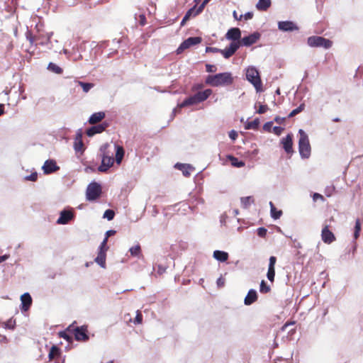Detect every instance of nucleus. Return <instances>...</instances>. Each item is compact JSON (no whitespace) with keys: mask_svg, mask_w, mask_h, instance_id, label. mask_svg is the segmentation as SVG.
Wrapping results in <instances>:
<instances>
[{"mask_svg":"<svg viewBox=\"0 0 363 363\" xmlns=\"http://www.w3.org/2000/svg\"><path fill=\"white\" fill-rule=\"evenodd\" d=\"M204 87L203 84L196 83L191 86V91L196 92L194 95L190 96L185 99L181 104H178L179 108L186 106H193L198 104L206 101L213 93L211 89H207L204 91H200Z\"/></svg>","mask_w":363,"mask_h":363,"instance_id":"nucleus-1","label":"nucleus"},{"mask_svg":"<svg viewBox=\"0 0 363 363\" xmlns=\"http://www.w3.org/2000/svg\"><path fill=\"white\" fill-rule=\"evenodd\" d=\"M206 83L212 86H229L233 83V77L230 72L208 75L206 79Z\"/></svg>","mask_w":363,"mask_h":363,"instance_id":"nucleus-2","label":"nucleus"},{"mask_svg":"<svg viewBox=\"0 0 363 363\" xmlns=\"http://www.w3.org/2000/svg\"><path fill=\"white\" fill-rule=\"evenodd\" d=\"M109 145L108 144H105L102 145L100 148V151L101 152V164L99 167L98 169L99 172H106L108 171L109 168H111L113 163L114 159L113 157V153L111 155L107 152V149Z\"/></svg>","mask_w":363,"mask_h":363,"instance_id":"nucleus-3","label":"nucleus"},{"mask_svg":"<svg viewBox=\"0 0 363 363\" xmlns=\"http://www.w3.org/2000/svg\"><path fill=\"white\" fill-rule=\"evenodd\" d=\"M300 138L298 141V150L303 158H308L311 155V145L308 135L303 130H299Z\"/></svg>","mask_w":363,"mask_h":363,"instance_id":"nucleus-4","label":"nucleus"},{"mask_svg":"<svg viewBox=\"0 0 363 363\" xmlns=\"http://www.w3.org/2000/svg\"><path fill=\"white\" fill-rule=\"evenodd\" d=\"M247 79L253 84L257 91L262 90V80L258 70L253 67H250L246 70Z\"/></svg>","mask_w":363,"mask_h":363,"instance_id":"nucleus-5","label":"nucleus"},{"mask_svg":"<svg viewBox=\"0 0 363 363\" xmlns=\"http://www.w3.org/2000/svg\"><path fill=\"white\" fill-rule=\"evenodd\" d=\"M307 44L312 48L320 47L328 49L332 47L333 42L321 36L313 35L308 38Z\"/></svg>","mask_w":363,"mask_h":363,"instance_id":"nucleus-6","label":"nucleus"},{"mask_svg":"<svg viewBox=\"0 0 363 363\" xmlns=\"http://www.w3.org/2000/svg\"><path fill=\"white\" fill-rule=\"evenodd\" d=\"M67 330L73 333L75 340L77 341L85 342L89 339L87 334L88 328L86 325L74 328L73 325H70L67 327Z\"/></svg>","mask_w":363,"mask_h":363,"instance_id":"nucleus-7","label":"nucleus"},{"mask_svg":"<svg viewBox=\"0 0 363 363\" xmlns=\"http://www.w3.org/2000/svg\"><path fill=\"white\" fill-rule=\"evenodd\" d=\"M101 186L96 182L91 183L88 186L86 189V199L89 201H94L101 196Z\"/></svg>","mask_w":363,"mask_h":363,"instance_id":"nucleus-8","label":"nucleus"},{"mask_svg":"<svg viewBox=\"0 0 363 363\" xmlns=\"http://www.w3.org/2000/svg\"><path fill=\"white\" fill-rule=\"evenodd\" d=\"M202 39L201 37H189L182 43L177 48V53H182L184 50L191 48V46L199 44Z\"/></svg>","mask_w":363,"mask_h":363,"instance_id":"nucleus-9","label":"nucleus"},{"mask_svg":"<svg viewBox=\"0 0 363 363\" xmlns=\"http://www.w3.org/2000/svg\"><path fill=\"white\" fill-rule=\"evenodd\" d=\"M240 46V41L232 42L230 44L229 47L225 48L224 50H220V52L223 55V56L225 58L228 59L235 54V52L238 50Z\"/></svg>","mask_w":363,"mask_h":363,"instance_id":"nucleus-10","label":"nucleus"},{"mask_svg":"<svg viewBox=\"0 0 363 363\" xmlns=\"http://www.w3.org/2000/svg\"><path fill=\"white\" fill-rule=\"evenodd\" d=\"M261 35L258 32H255L248 36H245L241 39L240 41V45L243 46H250L257 43V41L260 38Z\"/></svg>","mask_w":363,"mask_h":363,"instance_id":"nucleus-11","label":"nucleus"},{"mask_svg":"<svg viewBox=\"0 0 363 363\" xmlns=\"http://www.w3.org/2000/svg\"><path fill=\"white\" fill-rule=\"evenodd\" d=\"M278 28L284 32L298 30V26L293 21H285L278 23Z\"/></svg>","mask_w":363,"mask_h":363,"instance_id":"nucleus-12","label":"nucleus"},{"mask_svg":"<svg viewBox=\"0 0 363 363\" xmlns=\"http://www.w3.org/2000/svg\"><path fill=\"white\" fill-rule=\"evenodd\" d=\"M323 241L326 244H330L335 240V237L332 231L329 230V225H325L321 232Z\"/></svg>","mask_w":363,"mask_h":363,"instance_id":"nucleus-13","label":"nucleus"},{"mask_svg":"<svg viewBox=\"0 0 363 363\" xmlns=\"http://www.w3.org/2000/svg\"><path fill=\"white\" fill-rule=\"evenodd\" d=\"M60 167L54 160H48L45 162L43 169L45 174H48L57 171Z\"/></svg>","mask_w":363,"mask_h":363,"instance_id":"nucleus-14","label":"nucleus"},{"mask_svg":"<svg viewBox=\"0 0 363 363\" xmlns=\"http://www.w3.org/2000/svg\"><path fill=\"white\" fill-rule=\"evenodd\" d=\"M108 127V123H103L96 125H93L88 128L86 131V135L89 137H92L97 133H101L106 130Z\"/></svg>","mask_w":363,"mask_h":363,"instance_id":"nucleus-15","label":"nucleus"},{"mask_svg":"<svg viewBox=\"0 0 363 363\" xmlns=\"http://www.w3.org/2000/svg\"><path fill=\"white\" fill-rule=\"evenodd\" d=\"M277 262V258L274 256L269 257V263L268 267V271L267 274V279L271 281L274 282L275 277V264Z\"/></svg>","mask_w":363,"mask_h":363,"instance_id":"nucleus-16","label":"nucleus"},{"mask_svg":"<svg viewBox=\"0 0 363 363\" xmlns=\"http://www.w3.org/2000/svg\"><path fill=\"white\" fill-rule=\"evenodd\" d=\"M281 144L287 154H292L294 152L292 135L288 134L285 138H283Z\"/></svg>","mask_w":363,"mask_h":363,"instance_id":"nucleus-17","label":"nucleus"},{"mask_svg":"<svg viewBox=\"0 0 363 363\" xmlns=\"http://www.w3.org/2000/svg\"><path fill=\"white\" fill-rule=\"evenodd\" d=\"M74 218V214L71 211L64 210L61 211L60 216L57 220V224H67Z\"/></svg>","mask_w":363,"mask_h":363,"instance_id":"nucleus-18","label":"nucleus"},{"mask_svg":"<svg viewBox=\"0 0 363 363\" xmlns=\"http://www.w3.org/2000/svg\"><path fill=\"white\" fill-rule=\"evenodd\" d=\"M225 37L228 40H232L233 42L239 41L241 38V31L238 28H233L228 30Z\"/></svg>","mask_w":363,"mask_h":363,"instance_id":"nucleus-19","label":"nucleus"},{"mask_svg":"<svg viewBox=\"0 0 363 363\" xmlns=\"http://www.w3.org/2000/svg\"><path fill=\"white\" fill-rule=\"evenodd\" d=\"M21 310L26 311L29 309L32 304V298L28 293H25L21 296Z\"/></svg>","mask_w":363,"mask_h":363,"instance_id":"nucleus-20","label":"nucleus"},{"mask_svg":"<svg viewBox=\"0 0 363 363\" xmlns=\"http://www.w3.org/2000/svg\"><path fill=\"white\" fill-rule=\"evenodd\" d=\"M61 357H62V351H61L60 348H59L56 345H52L50 347L49 354H48L49 361L51 362L55 359H57V358L59 359Z\"/></svg>","mask_w":363,"mask_h":363,"instance_id":"nucleus-21","label":"nucleus"},{"mask_svg":"<svg viewBox=\"0 0 363 363\" xmlns=\"http://www.w3.org/2000/svg\"><path fill=\"white\" fill-rule=\"evenodd\" d=\"M74 148L77 152L82 153L84 150V143L82 141V135L81 133L77 134L74 138Z\"/></svg>","mask_w":363,"mask_h":363,"instance_id":"nucleus-22","label":"nucleus"},{"mask_svg":"<svg viewBox=\"0 0 363 363\" xmlns=\"http://www.w3.org/2000/svg\"><path fill=\"white\" fill-rule=\"evenodd\" d=\"M257 291L254 289H250L245 298L244 303L245 305L250 306L255 303L257 300Z\"/></svg>","mask_w":363,"mask_h":363,"instance_id":"nucleus-23","label":"nucleus"},{"mask_svg":"<svg viewBox=\"0 0 363 363\" xmlns=\"http://www.w3.org/2000/svg\"><path fill=\"white\" fill-rule=\"evenodd\" d=\"M105 113L99 111L93 113L89 118V123L91 125L96 124L101 122L105 118Z\"/></svg>","mask_w":363,"mask_h":363,"instance_id":"nucleus-24","label":"nucleus"},{"mask_svg":"<svg viewBox=\"0 0 363 363\" xmlns=\"http://www.w3.org/2000/svg\"><path fill=\"white\" fill-rule=\"evenodd\" d=\"M213 257L222 262H226L229 257L228 253L224 251L215 250L213 252Z\"/></svg>","mask_w":363,"mask_h":363,"instance_id":"nucleus-25","label":"nucleus"},{"mask_svg":"<svg viewBox=\"0 0 363 363\" xmlns=\"http://www.w3.org/2000/svg\"><path fill=\"white\" fill-rule=\"evenodd\" d=\"M106 252L104 250L99 251L97 257L95 258V262L99 264L101 267H106Z\"/></svg>","mask_w":363,"mask_h":363,"instance_id":"nucleus-26","label":"nucleus"},{"mask_svg":"<svg viewBox=\"0 0 363 363\" xmlns=\"http://www.w3.org/2000/svg\"><path fill=\"white\" fill-rule=\"evenodd\" d=\"M271 6V0H259L256 5V8L259 11H267Z\"/></svg>","mask_w":363,"mask_h":363,"instance_id":"nucleus-27","label":"nucleus"},{"mask_svg":"<svg viewBox=\"0 0 363 363\" xmlns=\"http://www.w3.org/2000/svg\"><path fill=\"white\" fill-rule=\"evenodd\" d=\"M125 151L122 146L116 145V161L117 164H121L123 157Z\"/></svg>","mask_w":363,"mask_h":363,"instance_id":"nucleus-28","label":"nucleus"},{"mask_svg":"<svg viewBox=\"0 0 363 363\" xmlns=\"http://www.w3.org/2000/svg\"><path fill=\"white\" fill-rule=\"evenodd\" d=\"M227 159L231 162L232 166L235 167H242L245 166V162L239 161L238 159L233 155H228Z\"/></svg>","mask_w":363,"mask_h":363,"instance_id":"nucleus-29","label":"nucleus"},{"mask_svg":"<svg viewBox=\"0 0 363 363\" xmlns=\"http://www.w3.org/2000/svg\"><path fill=\"white\" fill-rule=\"evenodd\" d=\"M269 205L271 208V216L275 220L279 219L283 213L282 211L277 210L272 201L269 202Z\"/></svg>","mask_w":363,"mask_h":363,"instance_id":"nucleus-30","label":"nucleus"},{"mask_svg":"<svg viewBox=\"0 0 363 363\" xmlns=\"http://www.w3.org/2000/svg\"><path fill=\"white\" fill-rule=\"evenodd\" d=\"M362 220L357 218L355 221L354 238L357 240L359 237L361 228H362Z\"/></svg>","mask_w":363,"mask_h":363,"instance_id":"nucleus-31","label":"nucleus"},{"mask_svg":"<svg viewBox=\"0 0 363 363\" xmlns=\"http://www.w3.org/2000/svg\"><path fill=\"white\" fill-rule=\"evenodd\" d=\"M254 203V199L252 196H246L241 198V203L244 208H247Z\"/></svg>","mask_w":363,"mask_h":363,"instance_id":"nucleus-32","label":"nucleus"},{"mask_svg":"<svg viewBox=\"0 0 363 363\" xmlns=\"http://www.w3.org/2000/svg\"><path fill=\"white\" fill-rule=\"evenodd\" d=\"M129 252L133 257H138L141 254V247L139 244L130 248Z\"/></svg>","mask_w":363,"mask_h":363,"instance_id":"nucleus-33","label":"nucleus"},{"mask_svg":"<svg viewBox=\"0 0 363 363\" xmlns=\"http://www.w3.org/2000/svg\"><path fill=\"white\" fill-rule=\"evenodd\" d=\"M77 83L80 86H82L84 92L85 93H87L94 86L92 83H86L81 81H78Z\"/></svg>","mask_w":363,"mask_h":363,"instance_id":"nucleus-34","label":"nucleus"},{"mask_svg":"<svg viewBox=\"0 0 363 363\" xmlns=\"http://www.w3.org/2000/svg\"><path fill=\"white\" fill-rule=\"evenodd\" d=\"M259 125V121L258 118H256L251 122H248L245 125V128L256 130L258 128Z\"/></svg>","mask_w":363,"mask_h":363,"instance_id":"nucleus-35","label":"nucleus"},{"mask_svg":"<svg viewBox=\"0 0 363 363\" xmlns=\"http://www.w3.org/2000/svg\"><path fill=\"white\" fill-rule=\"evenodd\" d=\"M271 291L270 286L267 285L264 280L260 283L259 291L262 294H267Z\"/></svg>","mask_w":363,"mask_h":363,"instance_id":"nucleus-36","label":"nucleus"},{"mask_svg":"<svg viewBox=\"0 0 363 363\" xmlns=\"http://www.w3.org/2000/svg\"><path fill=\"white\" fill-rule=\"evenodd\" d=\"M48 69L51 70L52 72L56 73V74H62L63 70L61 67H60L59 66H57V65L52 63V62H50L49 65H48Z\"/></svg>","mask_w":363,"mask_h":363,"instance_id":"nucleus-37","label":"nucleus"},{"mask_svg":"<svg viewBox=\"0 0 363 363\" xmlns=\"http://www.w3.org/2000/svg\"><path fill=\"white\" fill-rule=\"evenodd\" d=\"M304 108H305V104L303 103V104H300V106L298 107H297L296 108L294 109L289 114V118H292V117L295 116L298 113H299L301 111H303L304 110Z\"/></svg>","mask_w":363,"mask_h":363,"instance_id":"nucleus-38","label":"nucleus"},{"mask_svg":"<svg viewBox=\"0 0 363 363\" xmlns=\"http://www.w3.org/2000/svg\"><path fill=\"white\" fill-rule=\"evenodd\" d=\"M3 324L5 328L13 330L16 326V320L10 318L6 322H4Z\"/></svg>","mask_w":363,"mask_h":363,"instance_id":"nucleus-39","label":"nucleus"},{"mask_svg":"<svg viewBox=\"0 0 363 363\" xmlns=\"http://www.w3.org/2000/svg\"><path fill=\"white\" fill-rule=\"evenodd\" d=\"M67 331L68 330H67L65 331H60L58 333V335L60 337H62L66 340L67 342H71L72 340V337L69 334H67Z\"/></svg>","mask_w":363,"mask_h":363,"instance_id":"nucleus-40","label":"nucleus"},{"mask_svg":"<svg viewBox=\"0 0 363 363\" xmlns=\"http://www.w3.org/2000/svg\"><path fill=\"white\" fill-rule=\"evenodd\" d=\"M115 216V212L111 209L106 210L104 213V218H107L108 220L113 219Z\"/></svg>","mask_w":363,"mask_h":363,"instance_id":"nucleus-41","label":"nucleus"},{"mask_svg":"<svg viewBox=\"0 0 363 363\" xmlns=\"http://www.w3.org/2000/svg\"><path fill=\"white\" fill-rule=\"evenodd\" d=\"M143 322V315L139 311H137L135 318L134 320L135 324H141Z\"/></svg>","mask_w":363,"mask_h":363,"instance_id":"nucleus-42","label":"nucleus"},{"mask_svg":"<svg viewBox=\"0 0 363 363\" xmlns=\"http://www.w3.org/2000/svg\"><path fill=\"white\" fill-rule=\"evenodd\" d=\"M192 11H193V9H191L186 12V13L185 14V16H184V18L181 22V26H184L185 24L186 21L189 19V18L191 15Z\"/></svg>","mask_w":363,"mask_h":363,"instance_id":"nucleus-43","label":"nucleus"},{"mask_svg":"<svg viewBox=\"0 0 363 363\" xmlns=\"http://www.w3.org/2000/svg\"><path fill=\"white\" fill-rule=\"evenodd\" d=\"M107 242H108V240H107V238H105L103 240V242L101 243L100 246H99V251H102L104 250V252H106V251L108 250V247L106 246L107 245Z\"/></svg>","mask_w":363,"mask_h":363,"instance_id":"nucleus-44","label":"nucleus"},{"mask_svg":"<svg viewBox=\"0 0 363 363\" xmlns=\"http://www.w3.org/2000/svg\"><path fill=\"white\" fill-rule=\"evenodd\" d=\"M267 230L266 228L261 227L257 229V235L261 238H264L267 235Z\"/></svg>","mask_w":363,"mask_h":363,"instance_id":"nucleus-45","label":"nucleus"},{"mask_svg":"<svg viewBox=\"0 0 363 363\" xmlns=\"http://www.w3.org/2000/svg\"><path fill=\"white\" fill-rule=\"evenodd\" d=\"M268 109L269 108H268L267 105L259 104V108L257 111V113H258L259 114H262V113H264L265 112H267Z\"/></svg>","mask_w":363,"mask_h":363,"instance_id":"nucleus-46","label":"nucleus"},{"mask_svg":"<svg viewBox=\"0 0 363 363\" xmlns=\"http://www.w3.org/2000/svg\"><path fill=\"white\" fill-rule=\"evenodd\" d=\"M273 122H267L263 125V130L266 132H271L272 128Z\"/></svg>","mask_w":363,"mask_h":363,"instance_id":"nucleus-47","label":"nucleus"},{"mask_svg":"<svg viewBox=\"0 0 363 363\" xmlns=\"http://www.w3.org/2000/svg\"><path fill=\"white\" fill-rule=\"evenodd\" d=\"M210 0H204L201 4L199 6V8L197 9V11L196 12V14H199L204 9V7L206 6V5L208 3Z\"/></svg>","mask_w":363,"mask_h":363,"instance_id":"nucleus-48","label":"nucleus"},{"mask_svg":"<svg viewBox=\"0 0 363 363\" xmlns=\"http://www.w3.org/2000/svg\"><path fill=\"white\" fill-rule=\"evenodd\" d=\"M320 200L322 201H325V198L323 195L318 194V193H314L313 195V201H316L317 200Z\"/></svg>","mask_w":363,"mask_h":363,"instance_id":"nucleus-49","label":"nucleus"},{"mask_svg":"<svg viewBox=\"0 0 363 363\" xmlns=\"http://www.w3.org/2000/svg\"><path fill=\"white\" fill-rule=\"evenodd\" d=\"M253 16L254 15L252 12H247L244 16L241 15L240 17L239 18V20H240L243 17L245 21H247L252 19L253 18Z\"/></svg>","mask_w":363,"mask_h":363,"instance_id":"nucleus-50","label":"nucleus"},{"mask_svg":"<svg viewBox=\"0 0 363 363\" xmlns=\"http://www.w3.org/2000/svg\"><path fill=\"white\" fill-rule=\"evenodd\" d=\"M206 69L208 72H214L216 71V67L215 65L207 64L206 65Z\"/></svg>","mask_w":363,"mask_h":363,"instance_id":"nucleus-51","label":"nucleus"},{"mask_svg":"<svg viewBox=\"0 0 363 363\" xmlns=\"http://www.w3.org/2000/svg\"><path fill=\"white\" fill-rule=\"evenodd\" d=\"M284 128L280 126H275L273 128V132L277 135H279L283 132Z\"/></svg>","mask_w":363,"mask_h":363,"instance_id":"nucleus-52","label":"nucleus"},{"mask_svg":"<svg viewBox=\"0 0 363 363\" xmlns=\"http://www.w3.org/2000/svg\"><path fill=\"white\" fill-rule=\"evenodd\" d=\"M37 179H38V174L36 172L32 173L30 176L26 177V179L32 181V182L36 181Z\"/></svg>","mask_w":363,"mask_h":363,"instance_id":"nucleus-53","label":"nucleus"},{"mask_svg":"<svg viewBox=\"0 0 363 363\" xmlns=\"http://www.w3.org/2000/svg\"><path fill=\"white\" fill-rule=\"evenodd\" d=\"M0 342L2 345H6L9 342V340L6 335H0Z\"/></svg>","mask_w":363,"mask_h":363,"instance_id":"nucleus-54","label":"nucleus"},{"mask_svg":"<svg viewBox=\"0 0 363 363\" xmlns=\"http://www.w3.org/2000/svg\"><path fill=\"white\" fill-rule=\"evenodd\" d=\"M229 137L235 140L238 138V133L235 130H231L229 132Z\"/></svg>","mask_w":363,"mask_h":363,"instance_id":"nucleus-55","label":"nucleus"},{"mask_svg":"<svg viewBox=\"0 0 363 363\" xmlns=\"http://www.w3.org/2000/svg\"><path fill=\"white\" fill-rule=\"evenodd\" d=\"M217 285L218 287H223L225 285V279L223 277H220L217 279Z\"/></svg>","mask_w":363,"mask_h":363,"instance_id":"nucleus-56","label":"nucleus"},{"mask_svg":"<svg viewBox=\"0 0 363 363\" xmlns=\"http://www.w3.org/2000/svg\"><path fill=\"white\" fill-rule=\"evenodd\" d=\"M139 22L141 26H145L146 24V18H145V15H143V14L140 15Z\"/></svg>","mask_w":363,"mask_h":363,"instance_id":"nucleus-57","label":"nucleus"},{"mask_svg":"<svg viewBox=\"0 0 363 363\" xmlns=\"http://www.w3.org/2000/svg\"><path fill=\"white\" fill-rule=\"evenodd\" d=\"M274 121L279 124H281L284 122L285 118H281L280 116H276Z\"/></svg>","mask_w":363,"mask_h":363,"instance_id":"nucleus-58","label":"nucleus"},{"mask_svg":"<svg viewBox=\"0 0 363 363\" xmlns=\"http://www.w3.org/2000/svg\"><path fill=\"white\" fill-rule=\"evenodd\" d=\"M166 270L165 267H162L161 265H158L157 267V273L159 274H162Z\"/></svg>","mask_w":363,"mask_h":363,"instance_id":"nucleus-59","label":"nucleus"},{"mask_svg":"<svg viewBox=\"0 0 363 363\" xmlns=\"http://www.w3.org/2000/svg\"><path fill=\"white\" fill-rule=\"evenodd\" d=\"M116 233V231L113 230H108L106 233V238H107V239L108 238V237L111 236V235H113L114 234Z\"/></svg>","mask_w":363,"mask_h":363,"instance_id":"nucleus-60","label":"nucleus"},{"mask_svg":"<svg viewBox=\"0 0 363 363\" xmlns=\"http://www.w3.org/2000/svg\"><path fill=\"white\" fill-rule=\"evenodd\" d=\"M9 258V255H4L2 256H0V263L7 260Z\"/></svg>","mask_w":363,"mask_h":363,"instance_id":"nucleus-61","label":"nucleus"},{"mask_svg":"<svg viewBox=\"0 0 363 363\" xmlns=\"http://www.w3.org/2000/svg\"><path fill=\"white\" fill-rule=\"evenodd\" d=\"M54 363H64L65 362V358L62 357L61 358H57L53 360Z\"/></svg>","mask_w":363,"mask_h":363,"instance_id":"nucleus-62","label":"nucleus"},{"mask_svg":"<svg viewBox=\"0 0 363 363\" xmlns=\"http://www.w3.org/2000/svg\"><path fill=\"white\" fill-rule=\"evenodd\" d=\"M4 113V105L2 104H0V116L3 115Z\"/></svg>","mask_w":363,"mask_h":363,"instance_id":"nucleus-63","label":"nucleus"},{"mask_svg":"<svg viewBox=\"0 0 363 363\" xmlns=\"http://www.w3.org/2000/svg\"><path fill=\"white\" fill-rule=\"evenodd\" d=\"M208 50H211L213 52H220V49H218V48H207L206 51H208Z\"/></svg>","mask_w":363,"mask_h":363,"instance_id":"nucleus-64","label":"nucleus"}]
</instances>
